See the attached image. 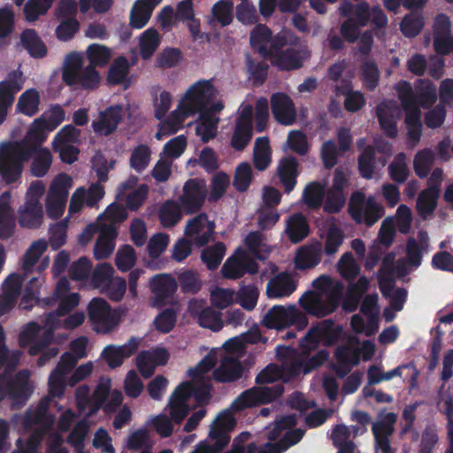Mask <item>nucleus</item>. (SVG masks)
I'll use <instances>...</instances> for the list:
<instances>
[{
  "label": "nucleus",
  "mask_w": 453,
  "mask_h": 453,
  "mask_svg": "<svg viewBox=\"0 0 453 453\" xmlns=\"http://www.w3.org/2000/svg\"><path fill=\"white\" fill-rule=\"evenodd\" d=\"M299 347L298 349L291 346H277L275 352L277 359L281 362L280 367L268 365L257 375L256 383H273L280 378L288 380L301 373L311 372V327L308 328Z\"/></svg>",
  "instance_id": "f257e3e1"
},
{
  "label": "nucleus",
  "mask_w": 453,
  "mask_h": 453,
  "mask_svg": "<svg viewBox=\"0 0 453 453\" xmlns=\"http://www.w3.org/2000/svg\"><path fill=\"white\" fill-rule=\"evenodd\" d=\"M47 134L29 128L24 140L14 143H4L0 149V176L7 184L19 181L23 172V164L30 160L36 149L42 144Z\"/></svg>",
  "instance_id": "f03ea898"
},
{
  "label": "nucleus",
  "mask_w": 453,
  "mask_h": 453,
  "mask_svg": "<svg viewBox=\"0 0 453 453\" xmlns=\"http://www.w3.org/2000/svg\"><path fill=\"white\" fill-rule=\"evenodd\" d=\"M83 57L73 51L66 55L62 71V80L68 86H79L83 89H95L100 83V74L94 66L83 67Z\"/></svg>",
  "instance_id": "7ed1b4c3"
},
{
  "label": "nucleus",
  "mask_w": 453,
  "mask_h": 453,
  "mask_svg": "<svg viewBox=\"0 0 453 453\" xmlns=\"http://www.w3.org/2000/svg\"><path fill=\"white\" fill-rule=\"evenodd\" d=\"M343 292V284L322 276L313 281V316L324 317L334 311Z\"/></svg>",
  "instance_id": "20e7f679"
},
{
  "label": "nucleus",
  "mask_w": 453,
  "mask_h": 453,
  "mask_svg": "<svg viewBox=\"0 0 453 453\" xmlns=\"http://www.w3.org/2000/svg\"><path fill=\"white\" fill-rule=\"evenodd\" d=\"M348 211L357 224L372 226L384 215V207L374 196L366 197L361 191H355L350 196Z\"/></svg>",
  "instance_id": "39448f33"
},
{
  "label": "nucleus",
  "mask_w": 453,
  "mask_h": 453,
  "mask_svg": "<svg viewBox=\"0 0 453 453\" xmlns=\"http://www.w3.org/2000/svg\"><path fill=\"white\" fill-rule=\"evenodd\" d=\"M262 323L270 329L280 330L293 326L301 331L307 326L308 318L295 304L288 307L276 304L265 314Z\"/></svg>",
  "instance_id": "423d86ee"
},
{
  "label": "nucleus",
  "mask_w": 453,
  "mask_h": 453,
  "mask_svg": "<svg viewBox=\"0 0 453 453\" xmlns=\"http://www.w3.org/2000/svg\"><path fill=\"white\" fill-rule=\"evenodd\" d=\"M398 97L405 110V123L408 128V137L411 147H415L421 136L420 110L417 107V102L413 97L411 85L407 82H400L397 87Z\"/></svg>",
  "instance_id": "0eeeda50"
},
{
  "label": "nucleus",
  "mask_w": 453,
  "mask_h": 453,
  "mask_svg": "<svg viewBox=\"0 0 453 453\" xmlns=\"http://www.w3.org/2000/svg\"><path fill=\"white\" fill-rule=\"evenodd\" d=\"M284 392L281 383L271 387H253L240 394L232 403L234 411H242L247 408L269 403L280 397Z\"/></svg>",
  "instance_id": "6e6552de"
},
{
  "label": "nucleus",
  "mask_w": 453,
  "mask_h": 453,
  "mask_svg": "<svg viewBox=\"0 0 453 453\" xmlns=\"http://www.w3.org/2000/svg\"><path fill=\"white\" fill-rule=\"evenodd\" d=\"M30 372L20 370L13 377L4 371L0 374V403L8 397L16 403H26L32 390L29 388Z\"/></svg>",
  "instance_id": "1a4fd4ad"
},
{
  "label": "nucleus",
  "mask_w": 453,
  "mask_h": 453,
  "mask_svg": "<svg viewBox=\"0 0 453 453\" xmlns=\"http://www.w3.org/2000/svg\"><path fill=\"white\" fill-rule=\"evenodd\" d=\"M214 88L211 81L202 80L193 84L186 92L180 107L186 116L195 114L197 110L206 107L214 96Z\"/></svg>",
  "instance_id": "9d476101"
},
{
  "label": "nucleus",
  "mask_w": 453,
  "mask_h": 453,
  "mask_svg": "<svg viewBox=\"0 0 453 453\" xmlns=\"http://www.w3.org/2000/svg\"><path fill=\"white\" fill-rule=\"evenodd\" d=\"M88 316L97 333L108 334L118 325L111 305L101 297H94L88 305Z\"/></svg>",
  "instance_id": "9b49d317"
},
{
  "label": "nucleus",
  "mask_w": 453,
  "mask_h": 453,
  "mask_svg": "<svg viewBox=\"0 0 453 453\" xmlns=\"http://www.w3.org/2000/svg\"><path fill=\"white\" fill-rule=\"evenodd\" d=\"M207 196L206 185L197 179L188 180L183 186L182 194L179 196V202L183 211L194 214L199 211L204 204Z\"/></svg>",
  "instance_id": "f8f14e48"
},
{
  "label": "nucleus",
  "mask_w": 453,
  "mask_h": 453,
  "mask_svg": "<svg viewBox=\"0 0 453 453\" xmlns=\"http://www.w3.org/2000/svg\"><path fill=\"white\" fill-rule=\"evenodd\" d=\"M150 288L153 294L152 306L161 308L172 303L178 284L172 275L160 273L151 278Z\"/></svg>",
  "instance_id": "ddd939ff"
},
{
  "label": "nucleus",
  "mask_w": 453,
  "mask_h": 453,
  "mask_svg": "<svg viewBox=\"0 0 453 453\" xmlns=\"http://www.w3.org/2000/svg\"><path fill=\"white\" fill-rule=\"evenodd\" d=\"M397 415L394 412L380 413L372 424V433L376 441L377 453H395L389 443V436L394 433Z\"/></svg>",
  "instance_id": "4468645a"
},
{
  "label": "nucleus",
  "mask_w": 453,
  "mask_h": 453,
  "mask_svg": "<svg viewBox=\"0 0 453 453\" xmlns=\"http://www.w3.org/2000/svg\"><path fill=\"white\" fill-rule=\"evenodd\" d=\"M123 120V107L111 105L100 111L98 118L92 121L91 127L96 135L110 136L118 129Z\"/></svg>",
  "instance_id": "2eb2a0df"
},
{
  "label": "nucleus",
  "mask_w": 453,
  "mask_h": 453,
  "mask_svg": "<svg viewBox=\"0 0 453 453\" xmlns=\"http://www.w3.org/2000/svg\"><path fill=\"white\" fill-rule=\"evenodd\" d=\"M188 312L191 317L197 319L200 326L218 332L223 327L222 314L212 307L204 306L202 300H193L188 303Z\"/></svg>",
  "instance_id": "dca6fc26"
},
{
  "label": "nucleus",
  "mask_w": 453,
  "mask_h": 453,
  "mask_svg": "<svg viewBox=\"0 0 453 453\" xmlns=\"http://www.w3.org/2000/svg\"><path fill=\"white\" fill-rule=\"evenodd\" d=\"M214 229L215 223L208 219L206 213L202 212L188 220L185 227V234L189 237L196 235V244L203 247L210 242Z\"/></svg>",
  "instance_id": "f3484780"
},
{
  "label": "nucleus",
  "mask_w": 453,
  "mask_h": 453,
  "mask_svg": "<svg viewBox=\"0 0 453 453\" xmlns=\"http://www.w3.org/2000/svg\"><path fill=\"white\" fill-rule=\"evenodd\" d=\"M139 340L131 337L129 341L120 346L107 345L101 353V357L106 362L110 368L119 367L124 360L134 355L139 348Z\"/></svg>",
  "instance_id": "a211bd4d"
},
{
  "label": "nucleus",
  "mask_w": 453,
  "mask_h": 453,
  "mask_svg": "<svg viewBox=\"0 0 453 453\" xmlns=\"http://www.w3.org/2000/svg\"><path fill=\"white\" fill-rule=\"evenodd\" d=\"M271 109L274 119L285 126L292 125L296 118L293 100L285 93H274L271 96Z\"/></svg>",
  "instance_id": "6ab92c4d"
},
{
  "label": "nucleus",
  "mask_w": 453,
  "mask_h": 453,
  "mask_svg": "<svg viewBox=\"0 0 453 453\" xmlns=\"http://www.w3.org/2000/svg\"><path fill=\"white\" fill-rule=\"evenodd\" d=\"M296 288L297 283L293 275L280 272L268 280L265 292L270 299H280L290 296Z\"/></svg>",
  "instance_id": "aec40b11"
},
{
  "label": "nucleus",
  "mask_w": 453,
  "mask_h": 453,
  "mask_svg": "<svg viewBox=\"0 0 453 453\" xmlns=\"http://www.w3.org/2000/svg\"><path fill=\"white\" fill-rule=\"evenodd\" d=\"M376 117L381 130L390 138L397 135L396 120L400 110L393 102H383L376 107Z\"/></svg>",
  "instance_id": "412c9836"
},
{
  "label": "nucleus",
  "mask_w": 453,
  "mask_h": 453,
  "mask_svg": "<svg viewBox=\"0 0 453 453\" xmlns=\"http://www.w3.org/2000/svg\"><path fill=\"white\" fill-rule=\"evenodd\" d=\"M335 363L333 364V370L339 378L345 377L352 368L360 361V351L357 348L342 346L335 351Z\"/></svg>",
  "instance_id": "4be33fe9"
},
{
  "label": "nucleus",
  "mask_w": 453,
  "mask_h": 453,
  "mask_svg": "<svg viewBox=\"0 0 453 453\" xmlns=\"http://www.w3.org/2000/svg\"><path fill=\"white\" fill-rule=\"evenodd\" d=\"M429 246V236L425 230H419L417 237L407 239L405 258L411 268H418L421 265L423 253L428 251Z\"/></svg>",
  "instance_id": "5701e85b"
},
{
  "label": "nucleus",
  "mask_w": 453,
  "mask_h": 453,
  "mask_svg": "<svg viewBox=\"0 0 453 453\" xmlns=\"http://www.w3.org/2000/svg\"><path fill=\"white\" fill-rule=\"evenodd\" d=\"M21 289V282L17 273L10 274L2 285L0 294V317L8 313L16 304Z\"/></svg>",
  "instance_id": "b1692460"
},
{
  "label": "nucleus",
  "mask_w": 453,
  "mask_h": 453,
  "mask_svg": "<svg viewBox=\"0 0 453 453\" xmlns=\"http://www.w3.org/2000/svg\"><path fill=\"white\" fill-rule=\"evenodd\" d=\"M298 166L299 163L293 156L283 157L279 161L277 175L287 194H289L297 183Z\"/></svg>",
  "instance_id": "393cba45"
},
{
  "label": "nucleus",
  "mask_w": 453,
  "mask_h": 453,
  "mask_svg": "<svg viewBox=\"0 0 453 453\" xmlns=\"http://www.w3.org/2000/svg\"><path fill=\"white\" fill-rule=\"evenodd\" d=\"M242 372L243 366L237 358L226 357L221 359L219 366L213 371L212 377L217 382H233L239 380Z\"/></svg>",
  "instance_id": "a878e982"
},
{
  "label": "nucleus",
  "mask_w": 453,
  "mask_h": 453,
  "mask_svg": "<svg viewBox=\"0 0 453 453\" xmlns=\"http://www.w3.org/2000/svg\"><path fill=\"white\" fill-rule=\"evenodd\" d=\"M285 233L291 242H301L310 233L306 217L301 212L290 215L286 221Z\"/></svg>",
  "instance_id": "bb28decb"
},
{
  "label": "nucleus",
  "mask_w": 453,
  "mask_h": 453,
  "mask_svg": "<svg viewBox=\"0 0 453 453\" xmlns=\"http://www.w3.org/2000/svg\"><path fill=\"white\" fill-rule=\"evenodd\" d=\"M370 5L366 2L354 4L349 0H342L339 7L341 15L351 19L360 27H365L370 21Z\"/></svg>",
  "instance_id": "cd10ccee"
},
{
  "label": "nucleus",
  "mask_w": 453,
  "mask_h": 453,
  "mask_svg": "<svg viewBox=\"0 0 453 453\" xmlns=\"http://www.w3.org/2000/svg\"><path fill=\"white\" fill-rule=\"evenodd\" d=\"M19 223L20 226L36 229L41 226L43 218L42 203L25 202L19 209Z\"/></svg>",
  "instance_id": "c85d7f7f"
},
{
  "label": "nucleus",
  "mask_w": 453,
  "mask_h": 453,
  "mask_svg": "<svg viewBox=\"0 0 453 453\" xmlns=\"http://www.w3.org/2000/svg\"><path fill=\"white\" fill-rule=\"evenodd\" d=\"M296 46L288 47L272 58V65L281 71H291L302 67L303 57Z\"/></svg>",
  "instance_id": "c756f323"
},
{
  "label": "nucleus",
  "mask_w": 453,
  "mask_h": 453,
  "mask_svg": "<svg viewBox=\"0 0 453 453\" xmlns=\"http://www.w3.org/2000/svg\"><path fill=\"white\" fill-rule=\"evenodd\" d=\"M182 207L180 203L173 199L164 202L158 210L160 224L166 228L173 227L182 219Z\"/></svg>",
  "instance_id": "7c9ffc66"
},
{
  "label": "nucleus",
  "mask_w": 453,
  "mask_h": 453,
  "mask_svg": "<svg viewBox=\"0 0 453 453\" xmlns=\"http://www.w3.org/2000/svg\"><path fill=\"white\" fill-rule=\"evenodd\" d=\"M20 42L34 58H42L47 55L45 43L34 29H25L20 35Z\"/></svg>",
  "instance_id": "2f4dec72"
},
{
  "label": "nucleus",
  "mask_w": 453,
  "mask_h": 453,
  "mask_svg": "<svg viewBox=\"0 0 453 453\" xmlns=\"http://www.w3.org/2000/svg\"><path fill=\"white\" fill-rule=\"evenodd\" d=\"M272 163V150L268 137H257L253 149V165L257 171L266 170Z\"/></svg>",
  "instance_id": "473e14b6"
},
{
  "label": "nucleus",
  "mask_w": 453,
  "mask_h": 453,
  "mask_svg": "<svg viewBox=\"0 0 453 453\" xmlns=\"http://www.w3.org/2000/svg\"><path fill=\"white\" fill-rule=\"evenodd\" d=\"M234 425V420L230 417L219 418L211 426L210 437L215 441L218 449H225L230 441L229 430Z\"/></svg>",
  "instance_id": "72a5a7b5"
},
{
  "label": "nucleus",
  "mask_w": 453,
  "mask_h": 453,
  "mask_svg": "<svg viewBox=\"0 0 453 453\" xmlns=\"http://www.w3.org/2000/svg\"><path fill=\"white\" fill-rule=\"evenodd\" d=\"M273 37L272 30L263 24L257 25L250 33V45L264 58H268V47Z\"/></svg>",
  "instance_id": "f704fd0d"
},
{
  "label": "nucleus",
  "mask_w": 453,
  "mask_h": 453,
  "mask_svg": "<svg viewBox=\"0 0 453 453\" xmlns=\"http://www.w3.org/2000/svg\"><path fill=\"white\" fill-rule=\"evenodd\" d=\"M234 19V3L229 0H219L211 8V25H219L224 27L230 25Z\"/></svg>",
  "instance_id": "c9c22d12"
},
{
  "label": "nucleus",
  "mask_w": 453,
  "mask_h": 453,
  "mask_svg": "<svg viewBox=\"0 0 453 453\" xmlns=\"http://www.w3.org/2000/svg\"><path fill=\"white\" fill-rule=\"evenodd\" d=\"M299 41V38L290 29H282L275 35H273L268 47V58H273L277 54H280V52L284 51V48L297 46Z\"/></svg>",
  "instance_id": "e433bc0d"
},
{
  "label": "nucleus",
  "mask_w": 453,
  "mask_h": 453,
  "mask_svg": "<svg viewBox=\"0 0 453 453\" xmlns=\"http://www.w3.org/2000/svg\"><path fill=\"white\" fill-rule=\"evenodd\" d=\"M30 159V172L36 178L44 177L52 165V154L48 148L36 149Z\"/></svg>",
  "instance_id": "4c0bfd02"
},
{
  "label": "nucleus",
  "mask_w": 453,
  "mask_h": 453,
  "mask_svg": "<svg viewBox=\"0 0 453 453\" xmlns=\"http://www.w3.org/2000/svg\"><path fill=\"white\" fill-rule=\"evenodd\" d=\"M439 188L434 187H428L418 195L417 210L423 219H426L433 214L437 204Z\"/></svg>",
  "instance_id": "58836bf2"
},
{
  "label": "nucleus",
  "mask_w": 453,
  "mask_h": 453,
  "mask_svg": "<svg viewBox=\"0 0 453 453\" xmlns=\"http://www.w3.org/2000/svg\"><path fill=\"white\" fill-rule=\"evenodd\" d=\"M339 334L331 319H325L313 325V343L321 342L326 346L331 345L337 341Z\"/></svg>",
  "instance_id": "ea45409f"
},
{
  "label": "nucleus",
  "mask_w": 453,
  "mask_h": 453,
  "mask_svg": "<svg viewBox=\"0 0 453 453\" xmlns=\"http://www.w3.org/2000/svg\"><path fill=\"white\" fill-rule=\"evenodd\" d=\"M86 57L89 65L94 66L96 69V67L103 68L109 64L112 57V51L105 45L92 43L86 50Z\"/></svg>",
  "instance_id": "a19ab883"
},
{
  "label": "nucleus",
  "mask_w": 453,
  "mask_h": 453,
  "mask_svg": "<svg viewBox=\"0 0 453 453\" xmlns=\"http://www.w3.org/2000/svg\"><path fill=\"white\" fill-rule=\"evenodd\" d=\"M130 71L128 59L125 56L117 57L110 65L107 74V82L110 85L122 84L127 78Z\"/></svg>",
  "instance_id": "79ce46f5"
},
{
  "label": "nucleus",
  "mask_w": 453,
  "mask_h": 453,
  "mask_svg": "<svg viewBox=\"0 0 453 453\" xmlns=\"http://www.w3.org/2000/svg\"><path fill=\"white\" fill-rule=\"evenodd\" d=\"M47 248L48 242L43 239H39L31 244L22 258V270L25 274L32 273L35 265Z\"/></svg>",
  "instance_id": "37998d69"
},
{
  "label": "nucleus",
  "mask_w": 453,
  "mask_h": 453,
  "mask_svg": "<svg viewBox=\"0 0 453 453\" xmlns=\"http://www.w3.org/2000/svg\"><path fill=\"white\" fill-rule=\"evenodd\" d=\"M221 273L225 279L230 280H237L243 276V251L241 248L226 260L221 267Z\"/></svg>",
  "instance_id": "c03bdc74"
},
{
  "label": "nucleus",
  "mask_w": 453,
  "mask_h": 453,
  "mask_svg": "<svg viewBox=\"0 0 453 453\" xmlns=\"http://www.w3.org/2000/svg\"><path fill=\"white\" fill-rule=\"evenodd\" d=\"M154 9L148 5L146 3H142L140 0H136L130 12V26L135 29H141L147 25L149 22Z\"/></svg>",
  "instance_id": "a18cd8bd"
},
{
  "label": "nucleus",
  "mask_w": 453,
  "mask_h": 453,
  "mask_svg": "<svg viewBox=\"0 0 453 453\" xmlns=\"http://www.w3.org/2000/svg\"><path fill=\"white\" fill-rule=\"evenodd\" d=\"M40 96L36 89L30 88L23 92L18 101L17 109L26 116L32 117L38 111Z\"/></svg>",
  "instance_id": "49530a36"
},
{
  "label": "nucleus",
  "mask_w": 453,
  "mask_h": 453,
  "mask_svg": "<svg viewBox=\"0 0 453 453\" xmlns=\"http://www.w3.org/2000/svg\"><path fill=\"white\" fill-rule=\"evenodd\" d=\"M226 253V245L218 242L214 245L206 248L201 254L202 261L209 270H215L220 265Z\"/></svg>",
  "instance_id": "de8ad7c7"
},
{
  "label": "nucleus",
  "mask_w": 453,
  "mask_h": 453,
  "mask_svg": "<svg viewBox=\"0 0 453 453\" xmlns=\"http://www.w3.org/2000/svg\"><path fill=\"white\" fill-rule=\"evenodd\" d=\"M151 151L148 145L136 146L131 152L129 158L130 167L136 173H142L150 165Z\"/></svg>",
  "instance_id": "09e8293b"
},
{
  "label": "nucleus",
  "mask_w": 453,
  "mask_h": 453,
  "mask_svg": "<svg viewBox=\"0 0 453 453\" xmlns=\"http://www.w3.org/2000/svg\"><path fill=\"white\" fill-rule=\"evenodd\" d=\"M160 42L159 34L155 28L145 30L140 40V51L142 58H150L157 50Z\"/></svg>",
  "instance_id": "8fccbe9b"
},
{
  "label": "nucleus",
  "mask_w": 453,
  "mask_h": 453,
  "mask_svg": "<svg viewBox=\"0 0 453 453\" xmlns=\"http://www.w3.org/2000/svg\"><path fill=\"white\" fill-rule=\"evenodd\" d=\"M390 178L397 183H403L410 173L406 162V156L403 153L397 154L388 165Z\"/></svg>",
  "instance_id": "3c124183"
},
{
  "label": "nucleus",
  "mask_w": 453,
  "mask_h": 453,
  "mask_svg": "<svg viewBox=\"0 0 453 453\" xmlns=\"http://www.w3.org/2000/svg\"><path fill=\"white\" fill-rule=\"evenodd\" d=\"M434 152L429 149H426L418 151L413 160V166L416 174L419 178H425L427 176L434 162Z\"/></svg>",
  "instance_id": "603ef678"
},
{
  "label": "nucleus",
  "mask_w": 453,
  "mask_h": 453,
  "mask_svg": "<svg viewBox=\"0 0 453 453\" xmlns=\"http://www.w3.org/2000/svg\"><path fill=\"white\" fill-rule=\"evenodd\" d=\"M72 179L65 173L58 174L52 181L48 197L67 201L68 189L71 188Z\"/></svg>",
  "instance_id": "864d4df0"
},
{
  "label": "nucleus",
  "mask_w": 453,
  "mask_h": 453,
  "mask_svg": "<svg viewBox=\"0 0 453 453\" xmlns=\"http://www.w3.org/2000/svg\"><path fill=\"white\" fill-rule=\"evenodd\" d=\"M253 173L250 165L247 162H242L236 167L233 186L238 192H245L252 180Z\"/></svg>",
  "instance_id": "5fc2aeb1"
},
{
  "label": "nucleus",
  "mask_w": 453,
  "mask_h": 453,
  "mask_svg": "<svg viewBox=\"0 0 453 453\" xmlns=\"http://www.w3.org/2000/svg\"><path fill=\"white\" fill-rule=\"evenodd\" d=\"M413 97L417 102V107L422 106L428 108L434 104L437 99L435 86L430 81H423L417 88V95L413 94Z\"/></svg>",
  "instance_id": "6e6d98bb"
},
{
  "label": "nucleus",
  "mask_w": 453,
  "mask_h": 453,
  "mask_svg": "<svg viewBox=\"0 0 453 453\" xmlns=\"http://www.w3.org/2000/svg\"><path fill=\"white\" fill-rule=\"evenodd\" d=\"M337 267L341 275L349 281L353 280L360 271L351 252H346L341 257Z\"/></svg>",
  "instance_id": "4d7b16f0"
},
{
  "label": "nucleus",
  "mask_w": 453,
  "mask_h": 453,
  "mask_svg": "<svg viewBox=\"0 0 453 453\" xmlns=\"http://www.w3.org/2000/svg\"><path fill=\"white\" fill-rule=\"evenodd\" d=\"M360 71L364 86L369 90H373L380 79V72L376 64L372 60L365 59L361 64Z\"/></svg>",
  "instance_id": "13d9d810"
},
{
  "label": "nucleus",
  "mask_w": 453,
  "mask_h": 453,
  "mask_svg": "<svg viewBox=\"0 0 453 453\" xmlns=\"http://www.w3.org/2000/svg\"><path fill=\"white\" fill-rule=\"evenodd\" d=\"M229 184L230 178L226 173H217L211 179L209 201L213 203L219 200L226 194Z\"/></svg>",
  "instance_id": "bf43d9fd"
},
{
  "label": "nucleus",
  "mask_w": 453,
  "mask_h": 453,
  "mask_svg": "<svg viewBox=\"0 0 453 453\" xmlns=\"http://www.w3.org/2000/svg\"><path fill=\"white\" fill-rule=\"evenodd\" d=\"M253 135V127L235 124L230 144L237 151L243 150L250 143Z\"/></svg>",
  "instance_id": "052dcab7"
},
{
  "label": "nucleus",
  "mask_w": 453,
  "mask_h": 453,
  "mask_svg": "<svg viewBox=\"0 0 453 453\" xmlns=\"http://www.w3.org/2000/svg\"><path fill=\"white\" fill-rule=\"evenodd\" d=\"M424 27L423 17L420 13L411 12L406 15L401 22V31L405 36L414 37Z\"/></svg>",
  "instance_id": "680f3d73"
},
{
  "label": "nucleus",
  "mask_w": 453,
  "mask_h": 453,
  "mask_svg": "<svg viewBox=\"0 0 453 453\" xmlns=\"http://www.w3.org/2000/svg\"><path fill=\"white\" fill-rule=\"evenodd\" d=\"M81 136V130L69 124L63 127L54 136L52 141V148L56 149L59 145H71V143L78 142Z\"/></svg>",
  "instance_id": "e2e57ef3"
},
{
  "label": "nucleus",
  "mask_w": 453,
  "mask_h": 453,
  "mask_svg": "<svg viewBox=\"0 0 453 453\" xmlns=\"http://www.w3.org/2000/svg\"><path fill=\"white\" fill-rule=\"evenodd\" d=\"M374 155V147L368 145L363 148V151L358 157V169L361 175L365 179H372L373 176Z\"/></svg>",
  "instance_id": "0e129e2a"
},
{
  "label": "nucleus",
  "mask_w": 453,
  "mask_h": 453,
  "mask_svg": "<svg viewBox=\"0 0 453 453\" xmlns=\"http://www.w3.org/2000/svg\"><path fill=\"white\" fill-rule=\"evenodd\" d=\"M136 254L134 249L130 245H124L116 254L115 265L121 272L130 270L135 264Z\"/></svg>",
  "instance_id": "69168bd1"
},
{
  "label": "nucleus",
  "mask_w": 453,
  "mask_h": 453,
  "mask_svg": "<svg viewBox=\"0 0 453 453\" xmlns=\"http://www.w3.org/2000/svg\"><path fill=\"white\" fill-rule=\"evenodd\" d=\"M80 29V22L75 17H67L56 28V36L63 42L70 41Z\"/></svg>",
  "instance_id": "338daca9"
},
{
  "label": "nucleus",
  "mask_w": 453,
  "mask_h": 453,
  "mask_svg": "<svg viewBox=\"0 0 453 453\" xmlns=\"http://www.w3.org/2000/svg\"><path fill=\"white\" fill-rule=\"evenodd\" d=\"M113 267L108 263L97 265L91 275V281L96 288H104L113 279Z\"/></svg>",
  "instance_id": "774afa93"
}]
</instances>
